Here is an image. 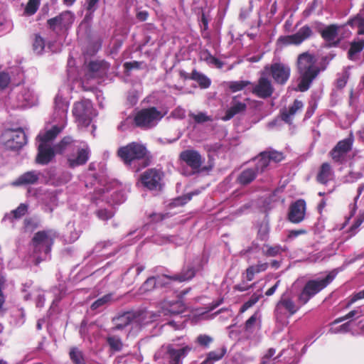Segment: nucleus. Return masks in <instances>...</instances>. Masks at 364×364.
Segmentation results:
<instances>
[{
  "instance_id": "b1692460",
  "label": "nucleus",
  "mask_w": 364,
  "mask_h": 364,
  "mask_svg": "<svg viewBox=\"0 0 364 364\" xmlns=\"http://www.w3.org/2000/svg\"><path fill=\"white\" fill-rule=\"evenodd\" d=\"M41 173L37 171H31L21 175L12 184L15 186L35 184L38 182Z\"/></svg>"
},
{
  "instance_id": "4c0bfd02",
  "label": "nucleus",
  "mask_w": 364,
  "mask_h": 364,
  "mask_svg": "<svg viewBox=\"0 0 364 364\" xmlns=\"http://www.w3.org/2000/svg\"><path fill=\"white\" fill-rule=\"evenodd\" d=\"M267 154L262 152L257 158H256V164L253 168L255 171H257V173H261L264 172L266 168L268 167L269 164V161L268 157H267Z\"/></svg>"
},
{
  "instance_id": "bf43d9fd",
  "label": "nucleus",
  "mask_w": 364,
  "mask_h": 364,
  "mask_svg": "<svg viewBox=\"0 0 364 364\" xmlns=\"http://www.w3.org/2000/svg\"><path fill=\"white\" fill-rule=\"evenodd\" d=\"M171 116L175 119H184L186 117V110L181 107H177L172 111Z\"/></svg>"
},
{
  "instance_id": "dca6fc26",
  "label": "nucleus",
  "mask_w": 364,
  "mask_h": 364,
  "mask_svg": "<svg viewBox=\"0 0 364 364\" xmlns=\"http://www.w3.org/2000/svg\"><path fill=\"white\" fill-rule=\"evenodd\" d=\"M265 75V73L263 72L257 83L253 86L252 90L255 95L262 99L269 97L274 92V87L271 80Z\"/></svg>"
},
{
  "instance_id": "412c9836",
  "label": "nucleus",
  "mask_w": 364,
  "mask_h": 364,
  "mask_svg": "<svg viewBox=\"0 0 364 364\" xmlns=\"http://www.w3.org/2000/svg\"><path fill=\"white\" fill-rule=\"evenodd\" d=\"M192 348L188 345L183 346L180 348L171 344L167 346V354L171 364H180L181 360L183 359Z\"/></svg>"
},
{
  "instance_id": "c756f323",
  "label": "nucleus",
  "mask_w": 364,
  "mask_h": 364,
  "mask_svg": "<svg viewBox=\"0 0 364 364\" xmlns=\"http://www.w3.org/2000/svg\"><path fill=\"white\" fill-rule=\"evenodd\" d=\"M333 176V171L331 165L328 163H323L317 174V181L322 183L326 184L332 179Z\"/></svg>"
},
{
  "instance_id": "393cba45",
  "label": "nucleus",
  "mask_w": 364,
  "mask_h": 364,
  "mask_svg": "<svg viewBox=\"0 0 364 364\" xmlns=\"http://www.w3.org/2000/svg\"><path fill=\"white\" fill-rule=\"evenodd\" d=\"M186 306L181 301L166 303L161 308V314L164 316L178 315L184 312Z\"/></svg>"
},
{
  "instance_id": "ddd939ff",
  "label": "nucleus",
  "mask_w": 364,
  "mask_h": 364,
  "mask_svg": "<svg viewBox=\"0 0 364 364\" xmlns=\"http://www.w3.org/2000/svg\"><path fill=\"white\" fill-rule=\"evenodd\" d=\"M163 172L157 168H149L140 176L142 185L150 191H159L162 187Z\"/></svg>"
},
{
  "instance_id": "39448f33",
  "label": "nucleus",
  "mask_w": 364,
  "mask_h": 364,
  "mask_svg": "<svg viewBox=\"0 0 364 364\" xmlns=\"http://www.w3.org/2000/svg\"><path fill=\"white\" fill-rule=\"evenodd\" d=\"M301 304H296L293 298L287 293H284L276 304L274 317L277 323L283 326L289 323V318L300 309Z\"/></svg>"
},
{
  "instance_id": "473e14b6",
  "label": "nucleus",
  "mask_w": 364,
  "mask_h": 364,
  "mask_svg": "<svg viewBox=\"0 0 364 364\" xmlns=\"http://www.w3.org/2000/svg\"><path fill=\"white\" fill-rule=\"evenodd\" d=\"M31 287V282L26 283L23 284V291L25 292L23 298L25 300H28L31 298L32 295L36 296V306L38 307H42L43 306L45 298L43 294L39 289L32 290L31 292L26 293L28 289Z\"/></svg>"
},
{
  "instance_id": "6e6552de",
  "label": "nucleus",
  "mask_w": 364,
  "mask_h": 364,
  "mask_svg": "<svg viewBox=\"0 0 364 364\" xmlns=\"http://www.w3.org/2000/svg\"><path fill=\"white\" fill-rule=\"evenodd\" d=\"M179 159L191 168L193 173L208 172L213 168V165L203 166L205 159L199 151L195 149H186L181 151Z\"/></svg>"
},
{
  "instance_id": "7c9ffc66",
  "label": "nucleus",
  "mask_w": 364,
  "mask_h": 364,
  "mask_svg": "<svg viewBox=\"0 0 364 364\" xmlns=\"http://www.w3.org/2000/svg\"><path fill=\"white\" fill-rule=\"evenodd\" d=\"M257 173L253 168L244 169L237 176V182L242 186H246L252 182L257 177Z\"/></svg>"
},
{
  "instance_id": "13d9d810",
  "label": "nucleus",
  "mask_w": 364,
  "mask_h": 364,
  "mask_svg": "<svg viewBox=\"0 0 364 364\" xmlns=\"http://www.w3.org/2000/svg\"><path fill=\"white\" fill-rule=\"evenodd\" d=\"M38 227V224L31 218H26L24 220V230L25 231L32 232Z\"/></svg>"
},
{
  "instance_id": "a878e982",
  "label": "nucleus",
  "mask_w": 364,
  "mask_h": 364,
  "mask_svg": "<svg viewBox=\"0 0 364 364\" xmlns=\"http://www.w3.org/2000/svg\"><path fill=\"white\" fill-rule=\"evenodd\" d=\"M304 104L301 101L299 100H295L291 106L289 107L287 109H284L282 112V119L286 123L291 124L294 115L299 112L301 111L303 108Z\"/></svg>"
},
{
  "instance_id": "9d476101",
  "label": "nucleus",
  "mask_w": 364,
  "mask_h": 364,
  "mask_svg": "<svg viewBox=\"0 0 364 364\" xmlns=\"http://www.w3.org/2000/svg\"><path fill=\"white\" fill-rule=\"evenodd\" d=\"M73 114L79 124L87 127L95 115L92 104L89 100H83L74 104Z\"/></svg>"
},
{
  "instance_id": "c9c22d12",
  "label": "nucleus",
  "mask_w": 364,
  "mask_h": 364,
  "mask_svg": "<svg viewBox=\"0 0 364 364\" xmlns=\"http://www.w3.org/2000/svg\"><path fill=\"white\" fill-rule=\"evenodd\" d=\"M190 79L196 81L201 88H208L210 85V80L204 74L193 70Z\"/></svg>"
},
{
  "instance_id": "338daca9",
  "label": "nucleus",
  "mask_w": 364,
  "mask_h": 364,
  "mask_svg": "<svg viewBox=\"0 0 364 364\" xmlns=\"http://www.w3.org/2000/svg\"><path fill=\"white\" fill-rule=\"evenodd\" d=\"M362 174L360 173H353L350 172L348 176L345 177V182L346 183H353L361 178Z\"/></svg>"
},
{
  "instance_id": "9b49d317",
  "label": "nucleus",
  "mask_w": 364,
  "mask_h": 364,
  "mask_svg": "<svg viewBox=\"0 0 364 364\" xmlns=\"http://www.w3.org/2000/svg\"><path fill=\"white\" fill-rule=\"evenodd\" d=\"M5 146L10 149H18L27 143V136L23 129H7L2 134Z\"/></svg>"
},
{
  "instance_id": "a211bd4d",
  "label": "nucleus",
  "mask_w": 364,
  "mask_h": 364,
  "mask_svg": "<svg viewBox=\"0 0 364 364\" xmlns=\"http://www.w3.org/2000/svg\"><path fill=\"white\" fill-rule=\"evenodd\" d=\"M305 213L306 202L303 199H299L290 205L288 219L293 223H299L304 219Z\"/></svg>"
},
{
  "instance_id": "c03bdc74",
  "label": "nucleus",
  "mask_w": 364,
  "mask_h": 364,
  "mask_svg": "<svg viewBox=\"0 0 364 364\" xmlns=\"http://www.w3.org/2000/svg\"><path fill=\"white\" fill-rule=\"evenodd\" d=\"M40 3L41 0H28L24 13L28 16L33 15L37 11Z\"/></svg>"
},
{
  "instance_id": "5701e85b",
  "label": "nucleus",
  "mask_w": 364,
  "mask_h": 364,
  "mask_svg": "<svg viewBox=\"0 0 364 364\" xmlns=\"http://www.w3.org/2000/svg\"><path fill=\"white\" fill-rule=\"evenodd\" d=\"M109 68L105 61H91L88 65V75L91 77H102L105 75Z\"/></svg>"
},
{
  "instance_id": "0eeeda50",
  "label": "nucleus",
  "mask_w": 364,
  "mask_h": 364,
  "mask_svg": "<svg viewBox=\"0 0 364 364\" xmlns=\"http://www.w3.org/2000/svg\"><path fill=\"white\" fill-rule=\"evenodd\" d=\"M163 117L161 112L156 107L142 109L134 116V126L142 129H148L156 126Z\"/></svg>"
},
{
  "instance_id": "052dcab7",
  "label": "nucleus",
  "mask_w": 364,
  "mask_h": 364,
  "mask_svg": "<svg viewBox=\"0 0 364 364\" xmlns=\"http://www.w3.org/2000/svg\"><path fill=\"white\" fill-rule=\"evenodd\" d=\"M100 0H87L86 9L91 16L96 11Z\"/></svg>"
},
{
  "instance_id": "c85d7f7f",
  "label": "nucleus",
  "mask_w": 364,
  "mask_h": 364,
  "mask_svg": "<svg viewBox=\"0 0 364 364\" xmlns=\"http://www.w3.org/2000/svg\"><path fill=\"white\" fill-rule=\"evenodd\" d=\"M115 322V329L121 330L133 323H137V318L134 317L133 314L129 312L123 314L122 315L115 318L114 319Z\"/></svg>"
},
{
  "instance_id": "3c124183",
  "label": "nucleus",
  "mask_w": 364,
  "mask_h": 364,
  "mask_svg": "<svg viewBox=\"0 0 364 364\" xmlns=\"http://www.w3.org/2000/svg\"><path fill=\"white\" fill-rule=\"evenodd\" d=\"M111 299L112 294L104 295L102 297L98 299L94 303H92V304L91 305V309L95 310L109 303L111 301Z\"/></svg>"
},
{
  "instance_id": "20e7f679",
  "label": "nucleus",
  "mask_w": 364,
  "mask_h": 364,
  "mask_svg": "<svg viewBox=\"0 0 364 364\" xmlns=\"http://www.w3.org/2000/svg\"><path fill=\"white\" fill-rule=\"evenodd\" d=\"M337 272L333 270L324 278L309 280L298 295L297 301L301 305L306 304L312 297L325 289L335 279Z\"/></svg>"
},
{
  "instance_id": "a19ab883",
  "label": "nucleus",
  "mask_w": 364,
  "mask_h": 364,
  "mask_svg": "<svg viewBox=\"0 0 364 364\" xmlns=\"http://www.w3.org/2000/svg\"><path fill=\"white\" fill-rule=\"evenodd\" d=\"M264 247H265L266 250H263L262 252L263 255L267 257H275L284 251L280 245L269 246L265 245Z\"/></svg>"
},
{
  "instance_id": "f8f14e48",
  "label": "nucleus",
  "mask_w": 364,
  "mask_h": 364,
  "mask_svg": "<svg viewBox=\"0 0 364 364\" xmlns=\"http://www.w3.org/2000/svg\"><path fill=\"white\" fill-rule=\"evenodd\" d=\"M264 72L265 74L269 73L276 83L284 85L290 77L291 68L287 64L275 62L266 65Z\"/></svg>"
},
{
  "instance_id": "e2e57ef3",
  "label": "nucleus",
  "mask_w": 364,
  "mask_h": 364,
  "mask_svg": "<svg viewBox=\"0 0 364 364\" xmlns=\"http://www.w3.org/2000/svg\"><path fill=\"white\" fill-rule=\"evenodd\" d=\"M364 299V289L355 293L350 298V301L348 302V304L346 305V307L348 308L354 302H355L358 300Z\"/></svg>"
},
{
  "instance_id": "6e6d98bb",
  "label": "nucleus",
  "mask_w": 364,
  "mask_h": 364,
  "mask_svg": "<svg viewBox=\"0 0 364 364\" xmlns=\"http://www.w3.org/2000/svg\"><path fill=\"white\" fill-rule=\"evenodd\" d=\"M97 216L102 220H107L114 215V212L112 210L100 209L96 211Z\"/></svg>"
},
{
  "instance_id": "72a5a7b5",
  "label": "nucleus",
  "mask_w": 364,
  "mask_h": 364,
  "mask_svg": "<svg viewBox=\"0 0 364 364\" xmlns=\"http://www.w3.org/2000/svg\"><path fill=\"white\" fill-rule=\"evenodd\" d=\"M364 48V40L358 39L350 43L348 52V57L351 60H357L359 58L360 53Z\"/></svg>"
},
{
  "instance_id": "2eb2a0df",
  "label": "nucleus",
  "mask_w": 364,
  "mask_h": 364,
  "mask_svg": "<svg viewBox=\"0 0 364 364\" xmlns=\"http://www.w3.org/2000/svg\"><path fill=\"white\" fill-rule=\"evenodd\" d=\"M312 34L311 28L309 26L305 25L293 35L281 36L279 38V41L284 45H300L305 40L310 38Z\"/></svg>"
},
{
  "instance_id": "aec40b11",
  "label": "nucleus",
  "mask_w": 364,
  "mask_h": 364,
  "mask_svg": "<svg viewBox=\"0 0 364 364\" xmlns=\"http://www.w3.org/2000/svg\"><path fill=\"white\" fill-rule=\"evenodd\" d=\"M68 103L62 96L57 95L54 101L53 119L60 124H63L67 118Z\"/></svg>"
},
{
  "instance_id": "4468645a",
  "label": "nucleus",
  "mask_w": 364,
  "mask_h": 364,
  "mask_svg": "<svg viewBox=\"0 0 364 364\" xmlns=\"http://www.w3.org/2000/svg\"><path fill=\"white\" fill-rule=\"evenodd\" d=\"M75 21V14L70 11H65L54 18L48 20L47 23L50 29L59 32L67 31Z\"/></svg>"
},
{
  "instance_id": "de8ad7c7",
  "label": "nucleus",
  "mask_w": 364,
  "mask_h": 364,
  "mask_svg": "<svg viewBox=\"0 0 364 364\" xmlns=\"http://www.w3.org/2000/svg\"><path fill=\"white\" fill-rule=\"evenodd\" d=\"M108 344L114 351H120L123 344L120 338L115 336H109L107 339Z\"/></svg>"
},
{
  "instance_id": "37998d69",
  "label": "nucleus",
  "mask_w": 364,
  "mask_h": 364,
  "mask_svg": "<svg viewBox=\"0 0 364 364\" xmlns=\"http://www.w3.org/2000/svg\"><path fill=\"white\" fill-rule=\"evenodd\" d=\"M45 48V41L44 39L39 35H36L33 43V51L38 54H42Z\"/></svg>"
},
{
  "instance_id": "e433bc0d",
  "label": "nucleus",
  "mask_w": 364,
  "mask_h": 364,
  "mask_svg": "<svg viewBox=\"0 0 364 364\" xmlns=\"http://www.w3.org/2000/svg\"><path fill=\"white\" fill-rule=\"evenodd\" d=\"M200 58L205 61L209 65L214 66L217 68H222L224 65V63L221 60L212 55L207 50L201 52Z\"/></svg>"
},
{
  "instance_id": "6ab92c4d",
  "label": "nucleus",
  "mask_w": 364,
  "mask_h": 364,
  "mask_svg": "<svg viewBox=\"0 0 364 364\" xmlns=\"http://www.w3.org/2000/svg\"><path fill=\"white\" fill-rule=\"evenodd\" d=\"M247 99L242 98L240 96L232 97L230 107L226 110L225 114L222 117L223 121L232 119L237 114L244 112L247 108L246 101Z\"/></svg>"
},
{
  "instance_id": "79ce46f5",
  "label": "nucleus",
  "mask_w": 364,
  "mask_h": 364,
  "mask_svg": "<svg viewBox=\"0 0 364 364\" xmlns=\"http://www.w3.org/2000/svg\"><path fill=\"white\" fill-rule=\"evenodd\" d=\"M262 297L261 294L254 293L250 299L245 302L243 305L241 306L240 312L244 313L248 309L254 306Z\"/></svg>"
},
{
  "instance_id": "f257e3e1",
  "label": "nucleus",
  "mask_w": 364,
  "mask_h": 364,
  "mask_svg": "<svg viewBox=\"0 0 364 364\" xmlns=\"http://www.w3.org/2000/svg\"><path fill=\"white\" fill-rule=\"evenodd\" d=\"M63 127L55 125L52 129L44 133H40L36 139L40 142L38 146V154L36 161L37 164L46 165L50 163L55 156V151L63 153L68 146L70 145L73 140L71 137H64L55 148L51 146L53 140L62 131Z\"/></svg>"
},
{
  "instance_id": "680f3d73",
  "label": "nucleus",
  "mask_w": 364,
  "mask_h": 364,
  "mask_svg": "<svg viewBox=\"0 0 364 364\" xmlns=\"http://www.w3.org/2000/svg\"><path fill=\"white\" fill-rule=\"evenodd\" d=\"M10 82V77L6 73H0V88H6Z\"/></svg>"
},
{
  "instance_id": "69168bd1",
  "label": "nucleus",
  "mask_w": 364,
  "mask_h": 364,
  "mask_svg": "<svg viewBox=\"0 0 364 364\" xmlns=\"http://www.w3.org/2000/svg\"><path fill=\"white\" fill-rule=\"evenodd\" d=\"M269 229L265 226H261L258 231V237L260 240L265 241L268 238Z\"/></svg>"
},
{
  "instance_id": "4d7b16f0",
  "label": "nucleus",
  "mask_w": 364,
  "mask_h": 364,
  "mask_svg": "<svg viewBox=\"0 0 364 364\" xmlns=\"http://www.w3.org/2000/svg\"><path fill=\"white\" fill-rule=\"evenodd\" d=\"M212 341L213 338L207 335H199L197 337V342L204 347H208Z\"/></svg>"
},
{
  "instance_id": "1a4fd4ad",
  "label": "nucleus",
  "mask_w": 364,
  "mask_h": 364,
  "mask_svg": "<svg viewBox=\"0 0 364 364\" xmlns=\"http://www.w3.org/2000/svg\"><path fill=\"white\" fill-rule=\"evenodd\" d=\"M354 137L352 133L349 136L339 141L329 152L332 160L338 164H343L349 159V154L353 148Z\"/></svg>"
},
{
  "instance_id": "ea45409f",
  "label": "nucleus",
  "mask_w": 364,
  "mask_h": 364,
  "mask_svg": "<svg viewBox=\"0 0 364 364\" xmlns=\"http://www.w3.org/2000/svg\"><path fill=\"white\" fill-rule=\"evenodd\" d=\"M156 287L155 277H150L140 287L139 289V294H146V292L153 290Z\"/></svg>"
},
{
  "instance_id": "2f4dec72",
  "label": "nucleus",
  "mask_w": 364,
  "mask_h": 364,
  "mask_svg": "<svg viewBox=\"0 0 364 364\" xmlns=\"http://www.w3.org/2000/svg\"><path fill=\"white\" fill-rule=\"evenodd\" d=\"M268 267L269 264L267 262H262L260 261L257 264L250 266L245 272L246 279L249 282L253 280L256 274L266 271Z\"/></svg>"
},
{
  "instance_id": "f3484780",
  "label": "nucleus",
  "mask_w": 364,
  "mask_h": 364,
  "mask_svg": "<svg viewBox=\"0 0 364 364\" xmlns=\"http://www.w3.org/2000/svg\"><path fill=\"white\" fill-rule=\"evenodd\" d=\"M16 99L18 107L24 108L31 107L37 103V96L30 88L26 87H19Z\"/></svg>"
},
{
  "instance_id": "bb28decb",
  "label": "nucleus",
  "mask_w": 364,
  "mask_h": 364,
  "mask_svg": "<svg viewBox=\"0 0 364 364\" xmlns=\"http://www.w3.org/2000/svg\"><path fill=\"white\" fill-rule=\"evenodd\" d=\"M260 327V314L258 311H256L246 321L244 328L245 333L247 336H250L256 330H259Z\"/></svg>"
},
{
  "instance_id": "5fc2aeb1",
  "label": "nucleus",
  "mask_w": 364,
  "mask_h": 364,
  "mask_svg": "<svg viewBox=\"0 0 364 364\" xmlns=\"http://www.w3.org/2000/svg\"><path fill=\"white\" fill-rule=\"evenodd\" d=\"M264 153L267 154V157H268L269 162L274 161L275 163L280 162L283 160L284 156L282 152H279L277 151H264Z\"/></svg>"
},
{
  "instance_id": "864d4df0",
  "label": "nucleus",
  "mask_w": 364,
  "mask_h": 364,
  "mask_svg": "<svg viewBox=\"0 0 364 364\" xmlns=\"http://www.w3.org/2000/svg\"><path fill=\"white\" fill-rule=\"evenodd\" d=\"M156 287H165L168 285L171 281H173L172 276L162 274L155 277Z\"/></svg>"
},
{
  "instance_id": "8fccbe9b",
  "label": "nucleus",
  "mask_w": 364,
  "mask_h": 364,
  "mask_svg": "<svg viewBox=\"0 0 364 364\" xmlns=\"http://www.w3.org/2000/svg\"><path fill=\"white\" fill-rule=\"evenodd\" d=\"M134 126V117H127L125 119L122 121L117 127V129L120 132H124L130 129Z\"/></svg>"
},
{
  "instance_id": "09e8293b",
  "label": "nucleus",
  "mask_w": 364,
  "mask_h": 364,
  "mask_svg": "<svg viewBox=\"0 0 364 364\" xmlns=\"http://www.w3.org/2000/svg\"><path fill=\"white\" fill-rule=\"evenodd\" d=\"M189 117L193 118L197 124H202L213 120L212 117L207 115L205 112H198V114L190 113Z\"/></svg>"
},
{
  "instance_id": "603ef678",
  "label": "nucleus",
  "mask_w": 364,
  "mask_h": 364,
  "mask_svg": "<svg viewBox=\"0 0 364 364\" xmlns=\"http://www.w3.org/2000/svg\"><path fill=\"white\" fill-rule=\"evenodd\" d=\"M27 210L28 206L24 203H21L18 205V207L16 209L11 211V215L14 218L19 219L26 215Z\"/></svg>"
},
{
  "instance_id": "cd10ccee",
  "label": "nucleus",
  "mask_w": 364,
  "mask_h": 364,
  "mask_svg": "<svg viewBox=\"0 0 364 364\" xmlns=\"http://www.w3.org/2000/svg\"><path fill=\"white\" fill-rule=\"evenodd\" d=\"M90 156V149L88 147L78 150L76 158H68V162L70 168H75L78 166L86 164Z\"/></svg>"
},
{
  "instance_id": "4be33fe9",
  "label": "nucleus",
  "mask_w": 364,
  "mask_h": 364,
  "mask_svg": "<svg viewBox=\"0 0 364 364\" xmlns=\"http://www.w3.org/2000/svg\"><path fill=\"white\" fill-rule=\"evenodd\" d=\"M341 26L336 24H331L323 29H320L321 37L330 43L331 46H336L339 43V39L337 38L338 34V30Z\"/></svg>"
},
{
  "instance_id": "a18cd8bd",
  "label": "nucleus",
  "mask_w": 364,
  "mask_h": 364,
  "mask_svg": "<svg viewBox=\"0 0 364 364\" xmlns=\"http://www.w3.org/2000/svg\"><path fill=\"white\" fill-rule=\"evenodd\" d=\"M250 84L248 80L232 81L229 82L228 87L232 92H237L243 90Z\"/></svg>"
},
{
  "instance_id": "774afa93",
  "label": "nucleus",
  "mask_w": 364,
  "mask_h": 364,
  "mask_svg": "<svg viewBox=\"0 0 364 364\" xmlns=\"http://www.w3.org/2000/svg\"><path fill=\"white\" fill-rule=\"evenodd\" d=\"M138 95L135 91H131L128 93L127 95V101L130 104V105H135L138 102Z\"/></svg>"
},
{
  "instance_id": "423d86ee",
  "label": "nucleus",
  "mask_w": 364,
  "mask_h": 364,
  "mask_svg": "<svg viewBox=\"0 0 364 364\" xmlns=\"http://www.w3.org/2000/svg\"><path fill=\"white\" fill-rule=\"evenodd\" d=\"M58 237V232L54 230H47L37 232L33 239L32 245L36 254L44 253L48 255L51 250L54 240Z\"/></svg>"
},
{
  "instance_id": "49530a36",
  "label": "nucleus",
  "mask_w": 364,
  "mask_h": 364,
  "mask_svg": "<svg viewBox=\"0 0 364 364\" xmlns=\"http://www.w3.org/2000/svg\"><path fill=\"white\" fill-rule=\"evenodd\" d=\"M226 349L225 348L210 351L208 353L207 358L213 363L215 361L220 360L225 354Z\"/></svg>"
},
{
  "instance_id": "0e129e2a",
  "label": "nucleus",
  "mask_w": 364,
  "mask_h": 364,
  "mask_svg": "<svg viewBox=\"0 0 364 364\" xmlns=\"http://www.w3.org/2000/svg\"><path fill=\"white\" fill-rule=\"evenodd\" d=\"M193 194H194L193 193H188L181 198H177L175 201L176 205H185L186 203H187L188 201H190L191 200Z\"/></svg>"
},
{
  "instance_id": "f03ea898",
  "label": "nucleus",
  "mask_w": 364,
  "mask_h": 364,
  "mask_svg": "<svg viewBox=\"0 0 364 364\" xmlns=\"http://www.w3.org/2000/svg\"><path fill=\"white\" fill-rule=\"evenodd\" d=\"M123 163L135 172L149 166L152 156L146 146L138 141H132L120 146L117 152Z\"/></svg>"
},
{
  "instance_id": "7ed1b4c3",
  "label": "nucleus",
  "mask_w": 364,
  "mask_h": 364,
  "mask_svg": "<svg viewBox=\"0 0 364 364\" xmlns=\"http://www.w3.org/2000/svg\"><path fill=\"white\" fill-rule=\"evenodd\" d=\"M316 63L315 56L309 52H304L298 56L297 69L300 75L298 90L299 91L308 90L314 80L318 75L320 69Z\"/></svg>"
},
{
  "instance_id": "f704fd0d",
  "label": "nucleus",
  "mask_w": 364,
  "mask_h": 364,
  "mask_svg": "<svg viewBox=\"0 0 364 364\" xmlns=\"http://www.w3.org/2000/svg\"><path fill=\"white\" fill-rule=\"evenodd\" d=\"M195 274V269L192 266H187L183 269L180 274L173 275L172 278L173 281L182 282L191 279Z\"/></svg>"
},
{
  "instance_id": "58836bf2",
  "label": "nucleus",
  "mask_w": 364,
  "mask_h": 364,
  "mask_svg": "<svg viewBox=\"0 0 364 364\" xmlns=\"http://www.w3.org/2000/svg\"><path fill=\"white\" fill-rule=\"evenodd\" d=\"M70 358L75 364H86L83 353L76 347H73L69 353Z\"/></svg>"
}]
</instances>
